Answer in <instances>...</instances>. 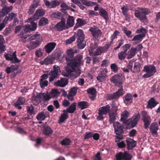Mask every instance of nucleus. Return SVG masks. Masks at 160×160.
I'll use <instances>...</instances> for the list:
<instances>
[{"label": "nucleus", "instance_id": "f257e3e1", "mask_svg": "<svg viewBox=\"0 0 160 160\" xmlns=\"http://www.w3.org/2000/svg\"><path fill=\"white\" fill-rule=\"evenodd\" d=\"M77 52V50L72 48L67 50V55L65 58L67 62V66L65 68L66 72L62 73L64 76L73 79L76 78L80 75L81 72L79 67L83 62L82 56L78 54L73 59H72L74 54Z\"/></svg>", "mask_w": 160, "mask_h": 160}, {"label": "nucleus", "instance_id": "f03ea898", "mask_svg": "<svg viewBox=\"0 0 160 160\" xmlns=\"http://www.w3.org/2000/svg\"><path fill=\"white\" fill-rule=\"evenodd\" d=\"M151 12L150 10L147 8H139L136 10L134 13L135 16L143 22H147L148 19L146 15Z\"/></svg>", "mask_w": 160, "mask_h": 160}, {"label": "nucleus", "instance_id": "7ed1b4c3", "mask_svg": "<svg viewBox=\"0 0 160 160\" xmlns=\"http://www.w3.org/2000/svg\"><path fill=\"white\" fill-rule=\"evenodd\" d=\"M77 43L78 48L82 49L86 46V42L84 40V36L82 31L81 30H79L77 34Z\"/></svg>", "mask_w": 160, "mask_h": 160}, {"label": "nucleus", "instance_id": "20e7f679", "mask_svg": "<svg viewBox=\"0 0 160 160\" xmlns=\"http://www.w3.org/2000/svg\"><path fill=\"white\" fill-rule=\"evenodd\" d=\"M143 71L146 72V74L143 76L144 78H149L153 75L156 72V67L153 65L145 66L143 68Z\"/></svg>", "mask_w": 160, "mask_h": 160}, {"label": "nucleus", "instance_id": "39448f33", "mask_svg": "<svg viewBox=\"0 0 160 160\" xmlns=\"http://www.w3.org/2000/svg\"><path fill=\"white\" fill-rule=\"evenodd\" d=\"M110 108L109 105L100 108L98 110V115L97 117V119L98 121L102 120L104 118L103 115L109 112Z\"/></svg>", "mask_w": 160, "mask_h": 160}, {"label": "nucleus", "instance_id": "423d86ee", "mask_svg": "<svg viewBox=\"0 0 160 160\" xmlns=\"http://www.w3.org/2000/svg\"><path fill=\"white\" fill-rule=\"evenodd\" d=\"M32 99H35L36 101L42 100L46 102L49 101L51 99V97L48 92L39 93H37L36 96L32 97Z\"/></svg>", "mask_w": 160, "mask_h": 160}, {"label": "nucleus", "instance_id": "0eeeda50", "mask_svg": "<svg viewBox=\"0 0 160 160\" xmlns=\"http://www.w3.org/2000/svg\"><path fill=\"white\" fill-rule=\"evenodd\" d=\"M140 116L139 113L136 114L132 118L127 120L126 122V124L130 128H133L135 126L137 122L139 120Z\"/></svg>", "mask_w": 160, "mask_h": 160}, {"label": "nucleus", "instance_id": "6e6552de", "mask_svg": "<svg viewBox=\"0 0 160 160\" xmlns=\"http://www.w3.org/2000/svg\"><path fill=\"white\" fill-rule=\"evenodd\" d=\"M53 70L51 71L48 75L50 76L49 78V81L51 82L53 81L54 79L57 78L59 73L61 72L59 67L57 65H54L53 67Z\"/></svg>", "mask_w": 160, "mask_h": 160}, {"label": "nucleus", "instance_id": "1a4fd4ad", "mask_svg": "<svg viewBox=\"0 0 160 160\" xmlns=\"http://www.w3.org/2000/svg\"><path fill=\"white\" fill-rule=\"evenodd\" d=\"M117 160H131L132 158V155L128 152H120L116 155Z\"/></svg>", "mask_w": 160, "mask_h": 160}, {"label": "nucleus", "instance_id": "9d476101", "mask_svg": "<svg viewBox=\"0 0 160 160\" xmlns=\"http://www.w3.org/2000/svg\"><path fill=\"white\" fill-rule=\"evenodd\" d=\"M141 114L142 120L144 122V128H147L151 122L150 117L145 111L142 112Z\"/></svg>", "mask_w": 160, "mask_h": 160}, {"label": "nucleus", "instance_id": "9b49d317", "mask_svg": "<svg viewBox=\"0 0 160 160\" xmlns=\"http://www.w3.org/2000/svg\"><path fill=\"white\" fill-rule=\"evenodd\" d=\"M121 88L118 90L113 93V94L109 95L108 97V100H112L118 98L122 96L124 94V92L122 88V86H121L120 87Z\"/></svg>", "mask_w": 160, "mask_h": 160}, {"label": "nucleus", "instance_id": "f8f14e48", "mask_svg": "<svg viewBox=\"0 0 160 160\" xmlns=\"http://www.w3.org/2000/svg\"><path fill=\"white\" fill-rule=\"evenodd\" d=\"M67 25L66 24V20L64 18H62L61 21L58 23L54 26L55 28L59 31H61L68 29Z\"/></svg>", "mask_w": 160, "mask_h": 160}, {"label": "nucleus", "instance_id": "ddd939ff", "mask_svg": "<svg viewBox=\"0 0 160 160\" xmlns=\"http://www.w3.org/2000/svg\"><path fill=\"white\" fill-rule=\"evenodd\" d=\"M4 57L7 60L10 61L12 63H19L21 61L17 57L16 51L14 52L12 54L9 53L4 54Z\"/></svg>", "mask_w": 160, "mask_h": 160}, {"label": "nucleus", "instance_id": "4468645a", "mask_svg": "<svg viewBox=\"0 0 160 160\" xmlns=\"http://www.w3.org/2000/svg\"><path fill=\"white\" fill-rule=\"evenodd\" d=\"M111 82L119 87H121L123 81L122 77L119 75L116 74L114 75L110 79Z\"/></svg>", "mask_w": 160, "mask_h": 160}, {"label": "nucleus", "instance_id": "2eb2a0df", "mask_svg": "<svg viewBox=\"0 0 160 160\" xmlns=\"http://www.w3.org/2000/svg\"><path fill=\"white\" fill-rule=\"evenodd\" d=\"M83 4L87 6H90L92 4L93 5H96V6L94 8V10L95 11L98 10L99 12L100 10L102 8L99 7V5L96 2H92L87 0H79Z\"/></svg>", "mask_w": 160, "mask_h": 160}, {"label": "nucleus", "instance_id": "dca6fc26", "mask_svg": "<svg viewBox=\"0 0 160 160\" xmlns=\"http://www.w3.org/2000/svg\"><path fill=\"white\" fill-rule=\"evenodd\" d=\"M89 31L92 32V35L95 38L100 37L102 34L101 30L98 28L91 27L89 29Z\"/></svg>", "mask_w": 160, "mask_h": 160}, {"label": "nucleus", "instance_id": "f3484780", "mask_svg": "<svg viewBox=\"0 0 160 160\" xmlns=\"http://www.w3.org/2000/svg\"><path fill=\"white\" fill-rule=\"evenodd\" d=\"M113 127L116 134L119 135L123 133V127L118 122H114L113 123Z\"/></svg>", "mask_w": 160, "mask_h": 160}, {"label": "nucleus", "instance_id": "a211bd4d", "mask_svg": "<svg viewBox=\"0 0 160 160\" xmlns=\"http://www.w3.org/2000/svg\"><path fill=\"white\" fill-rule=\"evenodd\" d=\"M44 2L46 6L49 8H53L58 6L60 2L57 0L52 1L51 2L47 0H44Z\"/></svg>", "mask_w": 160, "mask_h": 160}, {"label": "nucleus", "instance_id": "6ab92c4d", "mask_svg": "<svg viewBox=\"0 0 160 160\" xmlns=\"http://www.w3.org/2000/svg\"><path fill=\"white\" fill-rule=\"evenodd\" d=\"M30 39L31 40H36L35 41L38 43L40 45L41 44L43 40L42 37L38 32L31 36L30 38Z\"/></svg>", "mask_w": 160, "mask_h": 160}, {"label": "nucleus", "instance_id": "aec40b11", "mask_svg": "<svg viewBox=\"0 0 160 160\" xmlns=\"http://www.w3.org/2000/svg\"><path fill=\"white\" fill-rule=\"evenodd\" d=\"M101 47L97 49L95 51H94L95 48L92 47H90L89 49L90 53V55H100L102 52H103Z\"/></svg>", "mask_w": 160, "mask_h": 160}, {"label": "nucleus", "instance_id": "412c9836", "mask_svg": "<svg viewBox=\"0 0 160 160\" xmlns=\"http://www.w3.org/2000/svg\"><path fill=\"white\" fill-rule=\"evenodd\" d=\"M56 44L54 42H50L47 44L44 47L45 52L48 53H50L55 48Z\"/></svg>", "mask_w": 160, "mask_h": 160}, {"label": "nucleus", "instance_id": "4be33fe9", "mask_svg": "<svg viewBox=\"0 0 160 160\" xmlns=\"http://www.w3.org/2000/svg\"><path fill=\"white\" fill-rule=\"evenodd\" d=\"M159 128L158 124L156 122L152 123L150 127V130L153 135L157 134V131Z\"/></svg>", "mask_w": 160, "mask_h": 160}, {"label": "nucleus", "instance_id": "5701e85b", "mask_svg": "<svg viewBox=\"0 0 160 160\" xmlns=\"http://www.w3.org/2000/svg\"><path fill=\"white\" fill-rule=\"evenodd\" d=\"M68 83V82L66 79L62 78L55 82L54 85L56 86L63 87L66 86Z\"/></svg>", "mask_w": 160, "mask_h": 160}, {"label": "nucleus", "instance_id": "b1692460", "mask_svg": "<svg viewBox=\"0 0 160 160\" xmlns=\"http://www.w3.org/2000/svg\"><path fill=\"white\" fill-rule=\"evenodd\" d=\"M77 92V89L76 88H72L67 95L68 99L71 101L73 100V96L75 95Z\"/></svg>", "mask_w": 160, "mask_h": 160}, {"label": "nucleus", "instance_id": "393cba45", "mask_svg": "<svg viewBox=\"0 0 160 160\" xmlns=\"http://www.w3.org/2000/svg\"><path fill=\"white\" fill-rule=\"evenodd\" d=\"M42 128V131L44 134L49 135L52 133L53 131L49 127L44 125L43 126Z\"/></svg>", "mask_w": 160, "mask_h": 160}, {"label": "nucleus", "instance_id": "a878e982", "mask_svg": "<svg viewBox=\"0 0 160 160\" xmlns=\"http://www.w3.org/2000/svg\"><path fill=\"white\" fill-rule=\"evenodd\" d=\"M126 141L128 149H132L135 147L136 142L133 139L130 138H127Z\"/></svg>", "mask_w": 160, "mask_h": 160}, {"label": "nucleus", "instance_id": "bb28decb", "mask_svg": "<svg viewBox=\"0 0 160 160\" xmlns=\"http://www.w3.org/2000/svg\"><path fill=\"white\" fill-rule=\"evenodd\" d=\"M124 102L127 105L129 104L132 102V97L130 93H127L123 97Z\"/></svg>", "mask_w": 160, "mask_h": 160}, {"label": "nucleus", "instance_id": "cd10ccee", "mask_svg": "<svg viewBox=\"0 0 160 160\" xmlns=\"http://www.w3.org/2000/svg\"><path fill=\"white\" fill-rule=\"evenodd\" d=\"M44 14V11L43 9H39L37 11L33 17L32 18H33L34 20L38 19L39 17L43 16Z\"/></svg>", "mask_w": 160, "mask_h": 160}, {"label": "nucleus", "instance_id": "c85d7f7f", "mask_svg": "<svg viewBox=\"0 0 160 160\" xmlns=\"http://www.w3.org/2000/svg\"><path fill=\"white\" fill-rule=\"evenodd\" d=\"M158 103L153 98H151L148 102L147 108H152L157 105Z\"/></svg>", "mask_w": 160, "mask_h": 160}, {"label": "nucleus", "instance_id": "c756f323", "mask_svg": "<svg viewBox=\"0 0 160 160\" xmlns=\"http://www.w3.org/2000/svg\"><path fill=\"white\" fill-rule=\"evenodd\" d=\"M63 114L59 118L58 123H60L63 122L68 118V115L65 110L63 111Z\"/></svg>", "mask_w": 160, "mask_h": 160}, {"label": "nucleus", "instance_id": "7c9ffc66", "mask_svg": "<svg viewBox=\"0 0 160 160\" xmlns=\"http://www.w3.org/2000/svg\"><path fill=\"white\" fill-rule=\"evenodd\" d=\"M53 61V59L52 58L50 57H47L44 59L43 61H41L40 62V63L41 65L44 64L48 65L52 64Z\"/></svg>", "mask_w": 160, "mask_h": 160}, {"label": "nucleus", "instance_id": "2f4dec72", "mask_svg": "<svg viewBox=\"0 0 160 160\" xmlns=\"http://www.w3.org/2000/svg\"><path fill=\"white\" fill-rule=\"evenodd\" d=\"M74 24V21L73 17L69 16L67 20L66 25H67L68 28L72 27Z\"/></svg>", "mask_w": 160, "mask_h": 160}, {"label": "nucleus", "instance_id": "473e14b6", "mask_svg": "<svg viewBox=\"0 0 160 160\" xmlns=\"http://www.w3.org/2000/svg\"><path fill=\"white\" fill-rule=\"evenodd\" d=\"M137 53V49L135 48L132 47L128 51V58L130 59L133 57Z\"/></svg>", "mask_w": 160, "mask_h": 160}, {"label": "nucleus", "instance_id": "72a5a7b5", "mask_svg": "<svg viewBox=\"0 0 160 160\" xmlns=\"http://www.w3.org/2000/svg\"><path fill=\"white\" fill-rule=\"evenodd\" d=\"M99 12L100 16L103 18L105 20H107L108 19V13L104 9L102 8H101Z\"/></svg>", "mask_w": 160, "mask_h": 160}, {"label": "nucleus", "instance_id": "f704fd0d", "mask_svg": "<svg viewBox=\"0 0 160 160\" xmlns=\"http://www.w3.org/2000/svg\"><path fill=\"white\" fill-rule=\"evenodd\" d=\"M76 105L77 103L76 102L72 103L69 107L67 108L66 110L67 112L70 113H73L76 110Z\"/></svg>", "mask_w": 160, "mask_h": 160}, {"label": "nucleus", "instance_id": "c9c22d12", "mask_svg": "<svg viewBox=\"0 0 160 160\" xmlns=\"http://www.w3.org/2000/svg\"><path fill=\"white\" fill-rule=\"evenodd\" d=\"M4 42V40L2 36L0 35V54L6 50L5 46L3 45Z\"/></svg>", "mask_w": 160, "mask_h": 160}, {"label": "nucleus", "instance_id": "e433bc0d", "mask_svg": "<svg viewBox=\"0 0 160 160\" xmlns=\"http://www.w3.org/2000/svg\"><path fill=\"white\" fill-rule=\"evenodd\" d=\"M40 45L38 43H37L34 41H32L27 45V47L29 49L32 50L36 48Z\"/></svg>", "mask_w": 160, "mask_h": 160}, {"label": "nucleus", "instance_id": "4c0bfd02", "mask_svg": "<svg viewBox=\"0 0 160 160\" xmlns=\"http://www.w3.org/2000/svg\"><path fill=\"white\" fill-rule=\"evenodd\" d=\"M128 112L126 110L123 111L121 114V117L120 120L125 124H126V122L127 120L126 119L128 118Z\"/></svg>", "mask_w": 160, "mask_h": 160}, {"label": "nucleus", "instance_id": "58836bf2", "mask_svg": "<svg viewBox=\"0 0 160 160\" xmlns=\"http://www.w3.org/2000/svg\"><path fill=\"white\" fill-rule=\"evenodd\" d=\"M12 6L10 7H5L3 8L2 11H0L2 12V16H4L6 14H8L12 10Z\"/></svg>", "mask_w": 160, "mask_h": 160}, {"label": "nucleus", "instance_id": "ea45409f", "mask_svg": "<svg viewBox=\"0 0 160 160\" xmlns=\"http://www.w3.org/2000/svg\"><path fill=\"white\" fill-rule=\"evenodd\" d=\"M122 13L123 15L125 16L127 20L129 19V17L128 14V8L126 6H123L121 8Z\"/></svg>", "mask_w": 160, "mask_h": 160}, {"label": "nucleus", "instance_id": "a19ab883", "mask_svg": "<svg viewBox=\"0 0 160 160\" xmlns=\"http://www.w3.org/2000/svg\"><path fill=\"white\" fill-rule=\"evenodd\" d=\"M59 94L58 90L55 89H52L50 93H49L51 98L58 96L59 95Z\"/></svg>", "mask_w": 160, "mask_h": 160}, {"label": "nucleus", "instance_id": "79ce46f5", "mask_svg": "<svg viewBox=\"0 0 160 160\" xmlns=\"http://www.w3.org/2000/svg\"><path fill=\"white\" fill-rule=\"evenodd\" d=\"M89 105L88 103L85 101H82L78 103V107L81 109H83L87 108Z\"/></svg>", "mask_w": 160, "mask_h": 160}, {"label": "nucleus", "instance_id": "37998d69", "mask_svg": "<svg viewBox=\"0 0 160 160\" xmlns=\"http://www.w3.org/2000/svg\"><path fill=\"white\" fill-rule=\"evenodd\" d=\"M38 6V4L36 2H34L29 8L28 13L29 14H32L35 9Z\"/></svg>", "mask_w": 160, "mask_h": 160}, {"label": "nucleus", "instance_id": "c03bdc74", "mask_svg": "<svg viewBox=\"0 0 160 160\" xmlns=\"http://www.w3.org/2000/svg\"><path fill=\"white\" fill-rule=\"evenodd\" d=\"M34 20L32 18H28L27 20V22H30L31 23L32 26V28H31V30L32 31L35 30L37 28V24L36 23L33 22Z\"/></svg>", "mask_w": 160, "mask_h": 160}, {"label": "nucleus", "instance_id": "a18cd8bd", "mask_svg": "<svg viewBox=\"0 0 160 160\" xmlns=\"http://www.w3.org/2000/svg\"><path fill=\"white\" fill-rule=\"evenodd\" d=\"M77 22L76 24V26L80 27L86 24V22L84 20L78 18L77 20Z\"/></svg>", "mask_w": 160, "mask_h": 160}, {"label": "nucleus", "instance_id": "49530a36", "mask_svg": "<svg viewBox=\"0 0 160 160\" xmlns=\"http://www.w3.org/2000/svg\"><path fill=\"white\" fill-rule=\"evenodd\" d=\"M109 121L110 123L111 124L113 123L116 119V112L110 113H109Z\"/></svg>", "mask_w": 160, "mask_h": 160}, {"label": "nucleus", "instance_id": "de8ad7c7", "mask_svg": "<svg viewBox=\"0 0 160 160\" xmlns=\"http://www.w3.org/2000/svg\"><path fill=\"white\" fill-rule=\"evenodd\" d=\"M27 109L28 112L30 115H34L36 114V112L34 111V107L32 105L27 106Z\"/></svg>", "mask_w": 160, "mask_h": 160}, {"label": "nucleus", "instance_id": "09e8293b", "mask_svg": "<svg viewBox=\"0 0 160 160\" xmlns=\"http://www.w3.org/2000/svg\"><path fill=\"white\" fill-rule=\"evenodd\" d=\"M136 32L137 33H141V35L144 37L146 35V33L147 32L146 30L143 28L138 29L136 31Z\"/></svg>", "mask_w": 160, "mask_h": 160}, {"label": "nucleus", "instance_id": "8fccbe9b", "mask_svg": "<svg viewBox=\"0 0 160 160\" xmlns=\"http://www.w3.org/2000/svg\"><path fill=\"white\" fill-rule=\"evenodd\" d=\"M61 11L62 12H64L65 11L69 9L70 7L68 6L66 3L65 2H62L61 5Z\"/></svg>", "mask_w": 160, "mask_h": 160}, {"label": "nucleus", "instance_id": "3c124183", "mask_svg": "<svg viewBox=\"0 0 160 160\" xmlns=\"http://www.w3.org/2000/svg\"><path fill=\"white\" fill-rule=\"evenodd\" d=\"M43 51L41 48H39L35 52V56L37 58H40L43 55Z\"/></svg>", "mask_w": 160, "mask_h": 160}, {"label": "nucleus", "instance_id": "603ef678", "mask_svg": "<svg viewBox=\"0 0 160 160\" xmlns=\"http://www.w3.org/2000/svg\"><path fill=\"white\" fill-rule=\"evenodd\" d=\"M141 67V66L140 63L135 62L133 72H139L140 70Z\"/></svg>", "mask_w": 160, "mask_h": 160}, {"label": "nucleus", "instance_id": "864d4df0", "mask_svg": "<svg viewBox=\"0 0 160 160\" xmlns=\"http://www.w3.org/2000/svg\"><path fill=\"white\" fill-rule=\"evenodd\" d=\"M46 117L45 113L43 112H41L38 114L36 118L38 120L42 121L45 119Z\"/></svg>", "mask_w": 160, "mask_h": 160}, {"label": "nucleus", "instance_id": "5fc2aeb1", "mask_svg": "<svg viewBox=\"0 0 160 160\" xmlns=\"http://www.w3.org/2000/svg\"><path fill=\"white\" fill-rule=\"evenodd\" d=\"M48 19L47 18H42L39 21V26H42L45 25L48 23Z\"/></svg>", "mask_w": 160, "mask_h": 160}, {"label": "nucleus", "instance_id": "6e6d98bb", "mask_svg": "<svg viewBox=\"0 0 160 160\" xmlns=\"http://www.w3.org/2000/svg\"><path fill=\"white\" fill-rule=\"evenodd\" d=\"M62 13L59 12H53L51 15L52 18L59 19L62 16Z\"/></svg>", "mask_w": 160, "mask_h": 160}, {"label": "nucleus", "instance_id": "4d7b16f0", "mask_svg": "<svg viewBox=\"0 0 160 160\" xmlns=\"http://www.w3.org/2000/svg\"><path fill=\"white\" fill-rule=\"evenodd\" d=\"M48 82L47 80H40V84L42 88H44L48 85Z\"/></svg>", "mask_w": 160, "mask_h": 160}, {"label": "nucleus", "instance_id": "13d9d810", "mask_svg": "<svg viewBox=\"0 0 160 160\" xmlns=\"http://www.w3.org/2000/svg\"><path fill=\"white\" fill-rule=\"evenodd\" d=\"M143 37H144L141 35V34H138L135 36L132 40V41H139L138 42H139L142 40Z\"/></svg>", "mask_w": 160, "mask_h": 160}, {"label": "nucleus", "instance_id": "bf43d9fd", "mask_svg": "<svg viewBox=\"0 0 160 160\" xmlns=\"http://www.w3.org/2000/svg\"><path fill=\"white\" fill-rule=\"evenodd\" d=\"M127 55L126 52L124 51H122L118 54V57L119 59L123 60Z\"/></svg>", "mask_w": 160, "mask_h": 160}, {"label": "nucleus", "instance_id": "052dcab7", "mask_svg": "<svg viewBox=\"0 0 160 160\" xmlns=\"http://www.w3.org/2000/svg\"><path fill=\"white\" fill-rule=\"evenodd\" d=\"M71 142V141L69 139L66 138L61 142V144L63 145H68L70 144Z\"/></svg>", "mask_w": 160, "mask_h": 160}, {"label": "nucleus", "instance_id": "680f3d73", "mask_svg": "<svg viewBox=\"0 0 160 160\" xmlns=\"http://www.w3.org/2000/svg\"><path fill=\"white\" fill-rule=\"evenodd\" d=\"M123 31L124 33L127 37L129 38L132 37V36L131 35L132 32L131 31L128 30L127 28H123Z\"/></svg>", "mask_w": 160, "mask_h": 160}, {"label": "nucleus", "instance_id": "e2e57ef3", "mask_svg": "<svg viewBox=\"0 0 160 160\" xmlns=\"http://www.w3.org/2000/svg\"><path fill=\"white\" fill-rule=\"evenodd\" d=\"M25 102V99L23 97H20L19 98L17 102L15 103H16V105H22Z\"/></svg>", "mask_w": 160, "mask_h": 160}, {"label": "nucleus", "instance_id": "0e129e2a", "mask_svg": "<svg viewBox=\"0 0 160 160\" xmlns=\"http://www.w3.org/2000/svg\"><path fill=\"white\" fill-rule=\"evenodd\" d=\"M87 92L88 93H89L92 96H95L96 91L95 89L94 88H90L87 90Z\"/></svg>", "mask_w": 160, "mask_h": 160}, {"label": "nucleus", "instance_id": "69168bd1", "mask_svg": "<svg viewBox=\"0 0 160 160\" xmlns=\"http://www.w3.org/2000/svg\"><path fill=\"white\" fill-rule=\"evenodd\" d=\"M75 36L74 35L71 37L70 38L67 39L66 41V42L67 44H70L73 42L75 39Z\"/></svg>", "mask_w": 160, "mask_h": 160}, {"label": "nucleus", "instance_id": "338daca9", "mask_svg": "<svg viewBox=\"0 0 160 160\" xmlns=\"http://www.w3.org/2000/svg\"><path fill=\"white\" fill-rule=\"evenodd\" d=\"M24 28L23 30L24 33L30 32V31H32L31 27L29 25H25L24 26Z\"/></svg>", "mask_w": 160, "mask_h": 160}, {"label": "nucleus", "instance_id": "774afa93", "mask_svg": "<svg viewBox=\"0 0 160 160\" xmlns=\"http://www.w3.org/2000/svg\"><path fill=\"white\" fill-rule=\"evenodd\" d=\"M111 68L112 71L114 72H116L118 71V67L117 65L114 63L111 65Z\"/></svg>", "mask_w": 160, "mask_h": 160}]
</instances>
